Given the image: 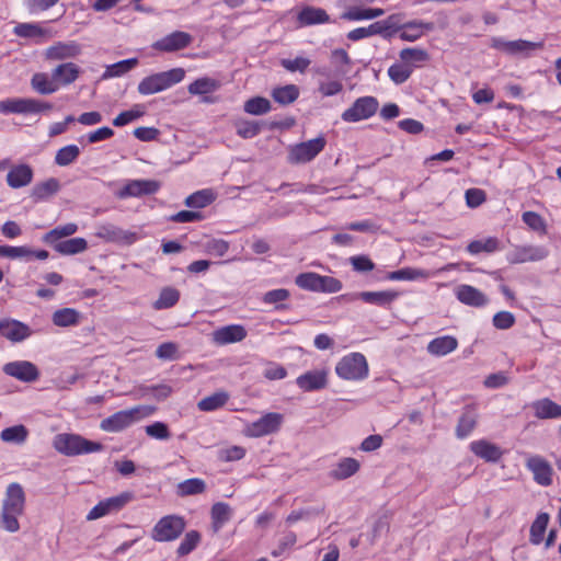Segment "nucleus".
I'll return each instance as SVG.
<instances>
[{"label": "nucleus", "instance_id": "nucleus-3", "mask_svg": "<svg viewBox=\"0 0 561 561\" xmlns=\"http://www.w3.org/2000/svg\"><path fill=\"white\" fill-rule=\"evenodd\" d=\"M185 78L183 68H172L167 71H160L145 77L137 87L141 95H151L172 88Z\"/></svg>", "mask_w": 561, "mask_h": 561}, {"label": "nucleus", "instance_id": "nucleus-25", "mask_svg": "<svg viewBox=\"0 0 561 561\" xmlns=\"http://www.w3.org/2000/svg\"><path fill=\"white\" fill-rule=\"evenodd\" d=\"M399 293L394 290H381V291H362L356 294L353 299L359 298L366 304L376 305L379 307L390 306L397 298Z\"/></svg>", "mask_w": 561, "mask_h": 561}, {"label": "nucleus", "instance_id": "nucleus-2", "mask_svg": "<svg viewBox=\"0 0 561 561\" xmlns=\"http://www.w3.org/2000/svg\"><path fill=\"white\" fill-rule=\"evenodd\" d=\"M53 447L61 455L73 457L78 455L98 453L103 449V445L92 442L79 434L61 433L53 439Z\"/></svg>", "mask_w": 561, "mask_h": 561}, {"label": "nucleus", "instance_id": "nucleus-10", "mask_svg": "<svg viewBox=\"0 0 561 561\" xmlns=\"http://www.w3.org/2000/svg\"><path fill=\"white\" fill-rule=\"evenodd\" d=\"M549 250L545 245L523 244L516 245L507 254L511 264H523L527 262H539L547 259Z\"/></svg>", "mask_w": 561, "mask_h": 561}, {"label": "nucleus", "instance_id": "nucleus-9", "mask_svg": "<svg viewBox=\"0 0 561 561\" xmlns=\"http://www.w3.org/2000/svg\"><path fill=\"white\" fill-rule=\"evenodd\" d=\"M161 187V183L157 180H129L115 193L118 199L129 197H142L156 194Z\"/></svg>", "mask_w": 561, "mask_h": 561}, {"label": "nucleus", "instance_id": "nucleus-57", "mask_svg": "<svg viewBox=\"0 0 561 561\" xmlns=\"http://www.w3.org/2000/svg\"><path fill=\"white\" fill-rule=\"evenodd\" d=\"M262 124L253 121H239L236 123V130L238 136L249 139L253 138L261 131Z\"/></svg>", "mask_w": 561, "mask_h": 561}, {"label": "nucleus", "instance_id": "nucleus-47", "mask_svg": "<svg viewBox=\"0 0 561 561\" xmlns=\"http://www.w3.org/2000/svg\"><path fill=\"white\" fill-rule=\"evenodd\" d=\"M138 62L139 61L137 58H129L110 65L106 67V70L104 71L102 78L107 79L113 77H121L124 73L130 71L133 68H135L138 65Z\"/></svg>", "mask_w": 561, "mask_h": 561}, {"label": "nucleus", "instance_id": "nucleus-23", "mask_svg": "<svg viewBox=\"0 0 561 561\" xmlns=\"http://www.w3.org/2000/svg\"><path fill=\"white\" fill-rule=\"evenodd\" d=\"M32 331L28 325L16 321H1L0 322V335L12 341L21 342L31 335Z\"/></svg>", "mask_w": 561, "mask_h": 561}, {"label": "nucleus", "instance_id": "nucleus-32", "mask_svg": "<svg viewBox=\"0 0 561 561\" xmlns=\"http://www.w3.org/2000/svg\"><path fill=\"white\" fill-rule=\"evenodd\" d=\"M31 87L42 95L53 94L59 89L57 80L49 78L45 72H36L31 79Z\"/></svg>", "mask_w": 561, "mask_h": 561}, {"label": "nucleus", "instance_id": "nucleus-40", "mask_svg": "<svg viewBox=\"0 0 561 561\" xmlns=\"http://www.w3.org/2000/svg\"><path fill=\"white\" fill-rule=\"evenodd\" d=\"M399 57L405 65H410L412 68L420 64L426 62L430 59L428 53L423 48L411 47L403 48Z\"/></svg>", "mask_w": 561, "mask_h": 561}, {"label": "nucleus", "instance_id": "nucleus-49", "mask_svg": "<svg viewBox=\"0 0 561 561\" xmlns=\"http://www.w3.org/2000/svg\"><path fill=\"white\" fill-rule=\"evenodd\" d=\"M229 400V394L225 391L213 393L202 399L197 407L201 411H214L224 407Z\"/></svg>", "mask_w": 561, "mask_h": 561}, {"label": "nucleus", "instance_id": "nucleus-29", "mask_svg": "<svg viewBox=\"0 0 561 561\" xmlns=\"http://www.w3.org/2000/svg\"><path fill=\"white\" fill-rule=\"evenodd\" d=\"M13 32L19 37L32 38L35 39L36 43H42L41 39L44 37L53 36V33L49 30L44 28L36 23H19L14 26Z\"/></svg>", "mask_w": 561, "mask_h": 561}, {"label": "nucleus", "instance_id": "nucleus-31", "mask_svg": "<svg viewBox=\"0 0 561 561\" xmlns=\"http://www.w3.org/2000/svg\"><path fill=\"white\" fill-rule=\"evenodd\" d=\"M80 75V68L73 62L58 65L53 70V78L60 85H69L73 83Z\"/></svg>", "mask_w": 561, "mask_h": 561}, {"label": "nucleus", "instance_id": "nucleus-11", "mask_svg": "<svg viewBox=\"0 0 561 561\" xmlns=\"http://www.w3.org/2000/svg\"><path fill=\"white\" fill-rule=\"evenodd\" d=\"M94 236L105 242L119 244H131L137 240V234L135 232L124 230L110 222L98 225Z\"/></svg>", "mask_w": 561, "mask_h": 561}, {"label": "nucleus", "instance_id": "nucleus-16", "mask_svg": "<svg viewBox=\"0 0 561 561\" xmlns=\"http://www.w3.org/2000/svg\"><path fill=\"white\" fill-rule=\"evenodd\" d=\"M491 46L495 49L504 51L508 55H518L523 53H528L530 50H535L543 47V43H535L525 39H516V41H505L500 37H493Z\"/></svg>", "mask_w": 561, "mask_h": 561}, {"label": "nucleus", "instance_id": "nucleus-8", "mask_svg": "<svg viewBox=\"0 0 561 561\" xmlns=\"http://www.w3.org/2000/svg\"><path fill=\"white\" fill-rule=\"evenodd\" d=\"M325 139L320 136L294 146L288 154L290 163H306L316 158L324 148Z\"/></svg>", "mask_w": 561, "mask_h": 561}, {"label": "nucleus", "instance_id": "nucleus-26", "mask_svg": "<svg viewBox=\"0 0 561 561\" xmlns=\"http://www.w3.org/2000/svg\"><path fill=\"white\" fill-rule=\"evenodd\" d=\"M33 180V170L28 164L13 167L7 174V183L12 188L28 185Z\"/></svg>", "mask_w": 561, "mask_h": 561}, {"label": "nucleus", "instance_id": "nucleus-21", "mask_svg": "<svg viewBox=\"0 0 561 561\" xmlns=\"http://www.w3.org/2000/svg\"><path fill=\"white\" fill-rule=\"evenodd\" d=\"M299 26H310L331 22L330 15L322 8L306 5L297 14Z\"/></svg>", "mask_w": 561, "mask_h": 561}, {"label": "nucleus", "instance_id": "nucleus-45", "mask_svg": "<svg viewBox=\"0 0 561 561\" xmlns=\"http://www.w3.org/2000/svg\"><path fill=\"white\" fill-rule=\"evenodd\" d=\"M272 96L275 102L287 105L295 102L299 96V89L295 84H287L273 90Z\"/></svg>", "mask_w": 561, "mask_h": 561}, {"label": "nucleus", "instance_id": "nucleus-19", "mask_svg": "<svg viewBox=\"0 0 561 561\" xmlns=\"http://www.w3.org/2000/svg\"><path fill=\"white\" fill-rule=\"evenodd\" d=\"M25 507V493L21 484L11 483L7 488L5 497L2 503V510L12 513L23 514Z\"/></svg>", "mask_w": 561, "mask_h": 561}, {"label": "nucleus", "instance_id": "nucleus-14", "mask_svg": "<svg viewBox=\"0 0 561 561\" xmlns=\"http://www.w3.org/2000/svg\"><path fill=\"white\" fill-rule=\"evenodd\" d=\"M2 370L5 375L23 382H34L39 378V370L28 360H15L3 365Z\"/></svg>", "mask_w": 561, "mask_h": 561}, {"label": "nucleus", "instance_id": "nucleus-53", "mask_svg": "<svg viewBox=\"0 0 561 561\" xmlns=\"http://www.w3.org/2000/svg\"><path fill=\"white\" fill-rule=\"evenodd\" d=\"M80 154V149L77 145H68L60 148L55 156V163L59 167H67L73 163Z\"/></svg>", "mask_w": 561, "mask_h": 561}, {"label": "nucleus", "instance_id": "nucleus-18", "mask_svg": "<svg viewBox=\"0 0 561 561\" xmlns=\"http://www.w3.org/2000/svg\"><path fill=\"white\" fill-rule=\"evenodd\" d=\"M479 413L474 404L466 405L456 426V436L463 439L471 434L478 424Z\"/></svg>", "mask_w": 561, "mask_h": 561}, {"label": "nucleus", "instance_id": "nucleus-36", "mask_svg": "<svg viewBox=\"0 0 561 561\" xmlns=\"http://www.w3.org/2000/svg\"><path fill=\"white\" fill-rule=\"evenodd\" d=\"M81 314L73 308H61L51 316V321L56 327L66 328L77 325L80 322Z\"/></svg>", "mask_w": 561, "mask_h": 561}, {"label": "nucleus", "instance_id": "nucleus-28", "mask_svg": "<svg viewBox=\"0 0 561 561\" xmlns=\"http://www.w3.org/2000/svg\"><path fill=\"white\" fill-rule=\"evenodd\" d=\"M458 347V341L455 336L444 335L433 339L427 344V352L433 356H446Z\"/></svg>", "mask_w": 561, "mask_h": 561}, {"label": "nucleus", "instance_id": "nucleus-56", "mask_svg": "<svg viewBox=\"0 0 561 561\" xmlns=\"http://www.w3.org/2000/svg\"><path fill=\"white\" fill-rule=\"evenodd\" d=\"M244 112L251 115H262L271 110V103L267 99L255 96L244 103Z\"/></svg>", "mask_w": 561, "mask_h": 561}, {"label": "nucleus", "instance_id": "nucleus-27", "mask_svg": "<svg viewBox=\"0 0 561 561\" xmlns=\"http://www.w3.org/2000/svg\"><path fill=\"white\" fill-rule=\"evenodd\" d=\"M471 451L485 461L496 462L503 453L499 446L485 439L474 440L470 444Z\"/></svg>", "mask_w": 561, "mask_h": 561}, {"label": "nucleus", "instance_id": "nucleus-13", "mask_svg": "<svg viewBox=\"0 0 561 561\" xmlns=\"http://www.w3.org/2000/svg\"><path fill=\"white\" fill-rule=\"evenodd\" d=\"M525 466L531 471L536 483L542 486L552 484L553 469L550 462L543 457L539 455L529 456Z\"/></svg>", "mask_w": 561, "mask_h": 561}, {"label": "nucleus", "instance_id": "nucleus-55", "mask_svg": "<svg viewBox=\"0 0 561 561\" xmlns=\"http://www.w3.org/2000/svg\"><path fill=\"white\" fill-rule=\"evenodd\" d=\"M412 72L413 68L410 65H405L403 61L393 64L388 69V76L396 84L404 83L411 77Z\"/></svg>", "mask_w": 561, "mask_h": 561}, {"label": "nucleus", "instance_id": "nucleus-7", "mask_svg": "<svg viewBox=\"0 0 561 561\" xmlns=\"http://www.w3.org/2000/svg\"><path fill=\"white\" fill-rule=\"evenodd\" d=\"M378 105V101L374 96L358 98L350 108L342 113V119L347 123L367 119L375 115Z\"/></svg>", "mask_w": 561, "mask_h": 561}, {"label": "nucleus", "instance_id": "nucleus-24", "mask_svg": "<svg viewBox=\"0 0 561 561\" xmlns=\"http://www.w3.org/2000/svg\"><path fill=\"white\" fill-rule=\"evenodd\" d=\"M296 382L297 386L304 391L320 390L327 386V373L324 370L307 371L299 376Z\"/></svg>", "mask_w": 561, "mask_h": 561}, {"label": "nucleus", "instance_id": "nucleus-5", "mask_svg": "<svg viewBox=\"0 0 561 561\" xmlns=\"http://www.w3.org/2000/svg\"><path fill=\"white\" fill-rule=\"evenodd\" d=\"M335 371L343 379L359 380L367 377L368 365L363 354L352 353L337 363Z\"/></svg>", "mask_w": 561, "mask_h": 561}, {"label": "nucleus", "instance_id": "nucleus-46", "mask_svg": "<svg viewBox=\"0 0 561 561\" xmlns=\"http://www.w3.org/2000/svg\"><path fill=\"white\" fill-rule=\"evenodd\" d=\"M549 523V514L540 513L530 526V542L539 545L543 540V536Z\"/></svg>", "mask_w": 561, "mask_h": 561}, {"label": "nucleus", "instance_id": "nucleus-64", "mask_svg": "<svg viewBox=\"0 0 561 561\" xmlns=\"http://www.w3.org/2000/svg\"><path fill=\"white\" fill-rule=\"evenodd\" d=\"M515 323V317L510 311H500L493 317V325L500 330H507Z\"/></svg>", "mask_w": 561, "mask_h": 561}, {"label": "nucleus", "instance_id": "nucleus-35", "mask_svg": "<svg viewBox=\"0 0 561 561\" xmlns=\"http://www.w3.org/2000/svg\"><path fill=\"white\" fill-rule=\"evenodd\" d=\"M51 247L62 255H73L84 252L88 249V242L84 238L78 237L62 240Z\"/></svg>", "mask_w": 561, "mask_h": 561}, {"label": "nucleus", "instance_id": "nucleus-63", "mask_svg": "<svg viewBox=\"0 0 561 561\" xmlns=\"http://www.w3.org/2000/svg\"><path fill=\"white\" fill-rule=\"evenodd\" d=\"M350 263L356 272H370L375 268V263L367 255H355L350 259Z\"/></svg>", "mask_w": 561, "mask_h": 561}, {"label": "nucleus", "instance_id": "nucleus-38", "mask_svg": "<svg viewBox=\"0 0 561 561\" xmlns=\"http://www.w3.org/2000/svg\"><path fill=\"white\" fill-rule=\"evenodd\" d=\"M359 462L355 458H343L331 471V477L336 480H344L354 476L359 470Z\"/></svg>", "mask_w": 561, "mask_h": 561}, {"label": "nucleus", "instance_id": "nucleus-48", "mask_svg": "<svg viewBox=\"0 0 561 561\" xmlns=\"http://www.w3.org/2000/svg\"><path fill=\"white\" fill-rule=\"evenodd\" d=\"M214 199L215 194L210 190H202L188 195L184 204L191 208H204L211 204Z\"/></svg>", "mask_w": 561, "mask_h": 561}, {"label": "nucleus", "instance_id": "nucleus-17", "mask_svg": "<svg viewBox=\"0 0 561 561\" xmlns=\"http://www.w3.org/2000/svg\"><path fill=\"white\" fill-rule=\"evenodd\" d=\"M247 330L241 324H229L213 332V341L217 345L241 342L247 337Z\"/></svg>", "mask_w": 561, "mask_h": 561}, {"label": "nucleus", "instance_id": "nucleus-43", "mask_svg": "<svg viewBox=\"0 0 561 561\" xmlns=\"http://www.w3.org/2000/svg\"><path fill=\"white\" fill-rule=\"evenodd\" d=\"M180 299V291L174 287H164L159 295V298L153 302L156 310L169 309L178 304Z\"/></svg>", "mask_w": 561, "mask_h": 561}, {"label": "nucleus", "instance_id": "nucleus-62", "mask_svg": "<svg viewBox=\"0 0 561 561\" xmlns=\"http://www.w3.org/2000/svg\"><path fill=\"white\" fill-rule=\"evenodd\" d=\"M146 434L156 439H168L171 436L169 427L165 423L154 422L145 427Z\"/></svg>", "mask_w": 561, "mask_h": 561}, {"label": "nucleus", "instance_id": "nucleus-59", "mask_svg": "<svg viewBox=\"0 0 561 561\" xmlns=\"http://www.w3.org/2000/svg\"><path fill=\"white\" fill-rule=\"evenodd\" d=\"M295 283L302 289L319 291L320 275L312 272L301 273L296 277Z\"/></svg>", "mask_w": 561, "mask_h": 561}, {"label": "nucleus", "instance_id": "nucleus-12", "mask_svg": "<svg viewBox=\"0 0 561 561\" xmlns=\"http://www.w3.org/2000/svg\"><path fill=\"white\" fill-rule=\"evenodd\" d=\"M131 499V493L124 492L119 495L101 501L89 512L87 519L94 520L110 513L117 512L122 510Z\"/></svg>", "mask_w": 561, "mask_h": 561}, {"label": "nucleus", "instance_id": "nucleus-61", "mask_svg": "<svg viewBox=\"0 0 561 561\" xmlns=\"http://www.w3.org/2000/svg\"><path fill=\"white\" fill-rule=\"evenodd\" d=\"M229 250V242L222 239H211L205 243V251L215 256H224Z\"/></svg>", "mask_w": 561, "mask_h": 561}, {"label": "nucleus", "instance_id": "nucleus-22", "mask_svg": "<svg viewBox=\"0 0 561 561\" xmlns=\"http://www.w3.org/2000/svg\"><path fill=\"white\" fill-rule=\"evenodd\" d=\"M81 53V46L75 42H58L46 50V58L51 60H62L75 58Z\"/></svg>", "mask_w": 561, "mask_h": 561}, {"label": "nucleus", "instance_id": "nucleus-33", "mask_svg": "<svg viewBox=\"0 0 561 561\" xmlns=\"http://www.w3.org/2000/svg\"><path fill=\"white\" fill-rule=\"evenodd\" d=\"M78 231V225L75 222H68L62 226H58L48 232H46L42 240L44 243L48 245H54L60 241H62L64 238L70 237L75 234Z\"/></svg>", "mask_w": 561, "mask_h": 561}, {"label": "nucleus", "instance_id": "nucleus-44", "mask_svg": "<svg viewBox=\"0 0 561 561\" xmlns=\"http://www.w3.org/2000/svg\"><path fill=\"white\" fill-rule=\"evenodd\" d=\"M331 62L334 65L337 76H345L351 70L352 60L347 51L343 48L332 50Z\"/></svg>", "mask_w": 561, "mask_h": 561}, {"label": "nucleus", "instance_id": "nucleus-54", "mask_svg": "<svg viewBox=\"0 0 561 561\" xmlns=\"http://www.w3.org/2000/svg\"><path fill=\"white\" fill-rule=\"evenodd\" d=\"M383 14L382 9H350L342 14V19L348 21L370 20Z\"/></svg>", "mask_w": 561, "mask_h": 561}, {"label": "nucleus", "instance_id": "nucleus-34", "mask_svg": "<svg viewBox=\"0 0 561 561\" xmlns=\"http://www.w3.org/2000/svg\"><path fill=\"white\" fill-rule=\"evenodd\" d=\"M211 527L218 533L231 517V507L225 502H217L210 510Z\"/></svg>", "mask_w": 561, "mask_h": 561}, {"label": "nucleus", "instance_id": "nucleus-4", "mask_svg": "<svg viewBox=\"0 0 561 561\" xmlns=\"http://www.w3.org/2000/svg\"><path fill=\"white\" fill-rule=\"evenodd\" d=\"M186 520L183 516L171 514L161 517L151 530V538L157 542L176 540L185 530Z\"/></svg>", "mask_w": 561, "mask_h": 561}, {"label": "nucleus", "instance_id": "nucleus-20", "mask_svg": "<svg viewBox=\"0 0 561 561\" xmlns=\"http://www.w3.org/2000/svg\"><path fill=\"white\" fill-rule=\"evenodd\" d=\"M456 297L461 304L474 308L483 307L489 302V298L471 285H459L456 288Z\"/></svg>", "mask_w": 561, "mask_h": 561}, {"label": "nucleus", "instance_id": "nucleus-52", "mask_svg": "<svg viewBox=\"0 0 561 561\" xmlns=\"http://www.w3.org/2000/svg\"><path fill=\"white\" fill-rule=\"evenodd\" d=\"M201 540H202V535L199 531H197V530L187 531L176 549L178 556L184 557V556L190 554L201 543Z\"/></svg>", "mask_w": 561, "mask_h": 561}, {"label": "nucleus", "instance_id": "nucleus-51", "mask_svg": "<svg viewBox=\"0 0 561 561\" xmlns=\"http://www.w3.org/2000/svg\"><path fill=\"white\" fill-rule=\"evenodd\" d=\"M28 436L27 428L20 424L4 428L0 437L5 443L23 444Z\"/></svg>", "mask_w": 561, "mask_h": 561}, {"label": "nucleus", "instance_id": "nucleus-58", "mask_svg": "<svg viewBox=\"0 0 561 561\" xmlns=\"http://www.w3.org/2000/svg\"><path fill=\"white\" fill-rule=\"evenodd\" d=\"M423 36L422 30L419 26V21H410L400 26L399 37L402 41L415 42Z\"/></svg>", "mask_w": 561, "mask_h": 561}, {"label": "nucleus", "instance_id": "nucleus-39", "mask_svg": "<svg viewBox=\"0 0 561 561\" xmlns=\"http://www.w3.org/2000/svg\"><path fill=\"white\" fill-rule=\"evenodd\" d=\"M206 491V483L203 479L191 478L180 482L176 486V494L181 497L202 494Z\"/></svg>", "mask_w": 561, "mask_h": 561}, {"label": "nucleus", "instance_id": "nucleus-60", "mask_svg": "<svg viewBox=\"0 0 561 561\" xmlns=\"http://www.w3.org/2000/svg\"><path fill=\"white\" fill-rule=\"evenodd\" d=\"M523 221L534 231L546 233L547 225L543 218L535 211H525L522 215Z\"/></svg>", "mask_w": 561, "mask_h": 561}, {"label": "nucleus", "instance_id": "nucleus-37", "mask_svg": "<svg viewBox=\"0 0 561 561\" xmlns=\"http://www.w3.org/2000/svg\"><path fill=\"white\" fill-rule=\"evenodd\" d=\"M432 273L421 268L404 267L398 271L389 272L386 276L389 280H415L419 278L427 279Z\"/></svg>", "mask_w": 561, "mask_h": 561}, {"label": "nucleus", "instance_id": "nucleus-1", "mask_svg": "<svg viewBox=\"0 0 561 561\" xmlns=\"http://www.w3.org/2000/svg\"><path fill=\"white\" fill-rule=\"evenodd\" d=\"M157 408L153 405H136L127 410H121L103 419L100 428L108 433L122 432L134 423L152 415Z\"/></svg>", "mask_w": 561, "mask_h": 561}, {"label": "nucleus", "instance_id": "nucleus-15", "mask_svg": "<svg viewBox=\"0 0 561 561\" xmlns=\"http://www.w3.org/2000/svg\"><path fill=\"white\" fill-rule=\"evenodd\" d=\"M192 41L191 34L175 31L154 42L152 47L159 51L173 53L186 48L191 45Z\"/></svg>", "mask_w": 561, "mask_h": 561}, {"label": "nucleus", "instance_id": "nucleus-50", "mask_svg": "<svg viewBox=\"0 0 561 561\" xmlns=\"http://www.w3.org/2000/svg\"><path fill=\"white\" fill-rule=\"evenodd\" d=\"M500 241L495 237H489L484 240H473L468 247L467 251L471 254H478L480 252L493 253L499 250Z\"/></svg>", "mask_w": 561, "mask_h": 561}, {"label": "nucleus", "instance_id": "nucleus-42", "mask_svg": "<svg viewBox=\"0 0 561 561\" xmlns=\"http://www.w3.org/2000/svg\"><path fill=\"white\" fill-rule=\"evenodd\" d=\"M219 87L220 83L217 80L204 77L192 82L187 90L193 95H205L217 91Z\"/></svg>", "mask_w": 561, "mask_h": 561}, {"label": "nucleus", "instance_id": "nucleus-41", "mask_svg": "<svg viewBox=\"0 0 561 561\" xmlns=\"http://www.w3.org/2000/svg\"><path fill=\"white\" fill-rule=\"evenodd\" d=\"M60 188L59 181L55 178H50L44 182L37 183L32 190V197L36 201L48 198L55 195Z\"/></svg>", "mask_w": 561, "mask_h": 561}, {"label": "nucleus", "instance_id": "nucleus-30", "mask_svg": "<svg viewBox=\"0 0 561 561\" xmlns=\"http://www.w3.org/2000/svg\"><path fill=\"white\" fill-rule=\"evenodd\" d=\"M535 416L540 420L561 417V405L557 404L549 398H543L533 402L531 404Z\"/></svg>", "mask_w": 561, "mask_h": 561}, {"label": "nucleus", "instance_id": "nucleus-6", "mask_svg": "<svg viewBox=\"0 0 561 561\" xmlns=\"http://www.w3.org/2000/svg\"><path fill=\"white\" fill-rule=\"evenodd\" d=\"M283 422V414L270 412L261 416L259 420L250 423L245 428V433L250 437H262L274 434L279 431Z\"/></svg>", "mask_w": 561, "mask_h": 561}]
</instances>
